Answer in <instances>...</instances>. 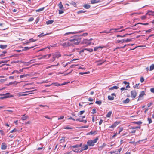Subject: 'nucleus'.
I'll return each mask as SVG.
<instances>
[{"label":"nucleus","instance_id":"nucleus-1","mask_svg":"<svg viewBox=\"0 0 154 154\" xmlns=\"http://www.w3.org/2000/svg\"><path fill=\"white\" fill-rule=\"evenodd\" d=\"M69 41L72 42V44L75 45H78L81 42V38L79 36H76L75 38L69 40Z\"/></svg>","mask_w":154,"mask_h":154},{"label":"nucleus","instance_id":"nucleus-2","mask_svg":"<svg viewBox=\"0 0 154 154\" xmlns=\"http://www.w3.org/2000/svg\"><path fill=\"white\" fill-rule=\"evenodd\" d=\"M98 139V138L97 137L93 140H89L87 142V145L89 146H94V144L97 142Z\"/></svg>","mask_w":154,"mask_h":154},{"label":"nucleus","instance_id":"nucleus-3","mask_svg":"<svg viewBox=\"0 0 154 154\" xmlns=\"http://www.w3.org/2000/svg\"><path fill=\"white\" fill-rule=\"evenodd\" d=\"M82 143H81L80 144H77L75 145L71 146V148L74 152H78V148L82 146Z\"/></svg>","mask_w":154,"mask_h":154},{"label":"nucleus","instance_id":"nucleus-4","mask_svg":"<svg viewBox=\"0 0 154 154\" xmlns=\"http://www.w3.org/2000/svg\"><path fill=\"white\" fill-rule=\"evenodd\" d=\"M60 44L63 46V47H66L72 45V43L70 42H65L64 43H60Z\"/></svg>","mask_w":154,"mask_h":154},{"label":"nucleus","instance_id":"nucleus-5","mask_svg":"<svg viewBox=\"0 0 154 154\" xmlns=\"http://www.w3.org/2000/svg\"><path fill=\"white\" fill-rule=\"evenodd\" d=\"M131 41V39H127L126 40H124V39L121 40H117V42L118 43L121 42L122 43H124V42H130Z\"/></svg>","mask_w":154,"mask_h":154},{"label":"nucleus","instance_id":"nucleus-6","mask_svg":"<svg viewBox=\"0 0 154 154\" xmlns=\"http://www.w3.org/2000/svg\"><path fill=\"white\" fill-rule=\"evenodd\" d=\"M137 92L135 90L131 91V96L133 98H135L136 96Z\"/></svg>","mask_w":154,"mask_h":154},{"label":"nucleus","instance_id":"nucleus-7","mask_svg":"<svg viewBox=\"0 0 154 154\" xmlns=\"http://www.w3.org/2000/svg\"><path fill=\"white\" fill-rule=\"evenodd\" d=\"M92 40V39L91 38L90 39L88 40L87 39H85L83 40V43L87 44L88 45H90L91 43L90 42V41Z\"/></svg>","mask_w":154,"mask_h":154},{"label":"nucleus","instance_id":"nucleus-8","mask_svg":"<svg viewBox=\"0 0 154 154\" xmlns=\"http://www.w3.org/2000/svg\"><path fill=\"white\" fill-rule=\"evenodd\" d=\"M7 147V146L5 143H2L1 146L2 150H5L6 149Z\"/></svg>","mask_w":154,"mask_h":154},{"label":"nucleus","instance_id":"nucleus-9","mask_svg":"<svg viewBox=\"0 0 154 154\" xmlns=\"http://www.w3.org/2000/svg\"><path fill=\"white\" fill-rule=\"evenodd\" d=\"M120 29V28H117V29H110V31H111L112 30H114V31L113 32V33L114 32H120L122 31H124L125 29H122L121 31H117V30H119Z\"/></svg>","mask_w":154,"mask_h":154},{"label":"nucleus","instance_id":"nucleus-10","mask_svg":"<svg viewBox=\"0 0 154 154\" xmlns=\"http://www.w3.org/2000/svg\"><path fill=\"white\" fill-rule=\"evenodd\" d=\"M61 56V55L60 53H58L57 54H56L53 55V58H58Z\"/></svg>","mask_w":154,"mask_h":154},{"label":"nucleus","instance_id":"nucleus-11","mask_svg":"<svg viewBox=\"0 0 154 154\" xmlns=\"http://www.w3.org/2000/svg\"><path fill=\"white\" fill-rule=\"evenodd\" d=\"M82 32L81 31H79V32H67V33H66L64 35H69V34H76V33H80V32Z\"/></svg>","mask_w":154,"mask_h":154},{"label":"nucleus","instance_id":"nucleus-12","mask_svg":"<svg viewBox=\"0 0 154 154\" xmlns=\"http://www.w3.org/2000/svg\"><path fill=\"white\" fill-rule=\"evenodd\" d=\"M82 149L83 150H86L88 148V146L87 145H82V146L81 147Z\"/></svg>","mask_w":154,"mask_h":154},{"label":"nucleus","instance_id":"nucleus-13","mask_svg":"<svg viewBox=\"0 0 154 154\" xmlns=\"http://www.w3.org/2000/svg\"><path fill=\"white\" fill-rule=\"evenodd\" d=\"M8 94H10V93H6V94H3V95H6V96H5L3 97L2 98H8V97H12L13 96L12 95H11L10 96H7V95H8Z\"/></svg>","mask_w":154,"mask_h":154},{"label":"nucleus","instance_id":"nucleus-14","mask_svg":"<svg viewBox=\"0 0 154 154\" xmlns=\"http://www.w3.org/2000/svg\"><path fill=\"white\" fill-rule=\"evenodd\" d=\"M83 7L87 9H88L89 8H90L91 6L88 4H86L84 5H83Z\"/></svg>","mask_w":154,"mask_h":154},{"label":"nucleus","instance_id":"nucleus-15","mask_svg":"<svg viewBox=\"0 0 154 154\" xmlns=\"http://www.w3.org/2000/svg\"><path fill=\"white\" fill-rule=\"evenodd\" d=\"M54 22V20H49L47 21L46 22V23L47 25L51 24Z\"/></svg>","mask_w":154,"mask_h":154},{"label":"nucleus","instance_id":"nucleus-16","mask_svg":"<svg viewBox=\"0 0 154 154\" xmlns=\"http://www.w3.org/2000/svg\"><path fill=\"white\" fill-rule=\"evenodd\" d=\"M19 82L15 81L14 82H11L9 83V85H16Z\"/></svg>","mask_w":154,"mask_h":154},{"label":"nucleus","instance_id":"nucleus-17","mask_svg":"<svg viewBox=\"0 0 154 154\" xmlns=\"http://www.w3.org/2000/svg\"><path fill=\"white\" fill-rule=\"evenodd\" d=\"M106 145V144L105 143H103L102 145L100 146L99 148V150H102L104 147H105Z\"/></svg>","mask_w":154,"mask_h":154},{"label":"nucleus","instance_id":"nucleus-18","mask_svg":"<svg viewBox=\"0 0 154 154\" xmlns=\"http://www.w3.org/2000/svg\"><path fill=\"white\" fill-rule=\"evenodd\" d=\"M130 101V99H129L127 98L126 100H124L123 101V103L124 104H127Z\"/></svg>","mask_w":154,"mask_h":154},{"label":"nucleus","instance_id":"nucleus-19","mask_svg":"<svg viewBox=\"0 0 154 154\" xmlns=\"http://www.w3.org/2000/svg\"><path fill=\"white\" fill-rule=\"evenodd\" d=\"M33 47L34 46H32L30 47H26L24 48V49L23 50L24 51H26L30 49L33 48Z\"/></svg>","mask_w":154,"mask_h":154},{"label":"nucleus","instance_id":"nucleus-20","mask_svg":"<svg viewBox=\"0 0 154 154\" xmlns=\"http://www.w3.org/2000/svg\"><path fill=\"white\" fill-rule=\"evenodd\" d=\"M58 6L59 7V8L60 9H62L63 8V5L62 4V2H60V3L58 4Z\"/></svg>","mask_w":154,"mask_h":154},{"label":"nucleus","instance_id":"nucleus-21","mask_svg":"<svg viewBox=\"0 0 154 154\" xmlns=\"http://www.w3.org/2000/svg\"><path fill=\"white\" fill-rule=\"evenodd\" d=\"M97 132L96 131H91L89 133H88L87 134H89V135L91 134V135H92L94 134H97Z\"/></svg>","mask_w":154,"mask_h":154},{"label":"nucleus","instance_id":"nucleus-22","mask_svg":"<svg viewBox=\"0 0 154 154\" xmlns=\"http://www.w3.org/2000/svg\"><path fill=\"white\" fill-rule=\"evenodd\" d=\"M91 4H94L99 2H100L99 0L97 1L96 0H92L91 1Z\"/></svg>","mask_w":154,"mask_h":154},{"label":"nucleus","instance_id":"nucleus-23","mask_svg":"<svg viewBox=\"0 0 154 154\" xmlns=\"http://www.w3.org/2000/svg\"><path fill=\"white\" fill-rule=\"evenodd\" d=\"M112 111H110L106 115L107 117H110L112 114Z\"/></svg>","mask_w":154,"mask_h":154},{"label":"nucleus","instance_id":"nucleus-24","mask_svg":"<svg viewBox=\"0 0 154 154\" xmlns=\"http://www.w3.org/2000/svg\"><path fill=\"white\" fill-rule=\"evenodd\" d=\"M119 87L116 86H114L113 87H111L109 88V90H113L114 89H117Z\"/></svg>","mask_w":154,"mask_h":154},{"label":"nucleus","instance_id":"nucleus-25","mask_svg":"<svg viewBox=\"0 0 154 154\" xmlns=\"http://www.w3.org/2000/svg\"><path fill=\"white\" fill-rule=\"evenodd\" d=\"M7 47V45H0V48L2 49H4L6 48V47Z\"/></svg>","mask_w":154,"mask_h":154},{"label":"nucleus","instance_id":"nucleus-26","mask_svg":"<svg viewBox=\"0 0 154 154\" xmlns=\"http://www.w3.org/2000/svg\"><path fill=\"white\" fill-rule=\"evenodd\" d=\"M113 33V32H111V31H109V32H107V31H103V32H100V33H107V34H108V33Z\"/></svg>","mask_w":154,"mask_h":154},{"label":"nucleus","instance_id":"nucleus-27","mask_svg":"<svg viewBox=\"0 0 154 154\" xmlns=\"http://www.w3.org/2000/svg\"><path fill=\"white\" fill-rule=\"evenodd\" d=\"M28 117V116H26L25 115H24L22 116V117L21 118L22 120H25Z\"/></svg>","mask_w":154,"mask_h":154},{"label":"nucleus","instance_id":"nucleus-28","mask_svg":"<svg viewBox=\"0 0 154 154\" xmlns=\"http://www.w3.org/2000/svg\"><path fill=\"white\" fill-rule=\"evenodd\" d=\"M145 95V94L144 92V91H142L141 92V93L139 95V97H143V95Z\"/></svg>","mask_w":154,"mask_h":154},{"label":"nucleus","instance_id":"nucleus-29","mask_svg":"<svg viewBox=\"0 0 154 154\" xmlns=\"http://www.w3.org/2000/svg\"><path fill=\"white\" fill-rule=\"evenodd\" d=\"M141 128L140 126L139 125L138 126H136V127H131V128L132 129H137V128H139L140 129Z\"/></svg>","mask_w":154,"mask_h":154},{"label":"nucleus","instance_id":"nucleus-30","mask_svg":"<svg viewBox=\"0 0 154 154\" xmlns=\"http://www.w3.org/2000/svg\"><path fill=\"white\" fill-rule=\"evenodd\" d=\"M130 34H126L124 35H117V37H125L127 35H130Z\"/></svg>","mask_w":154,"mask_h":154},{"label":"nucleus","instance_id":"nucleus-31","mask_svg":"<svg viewBox=\"0 0 154 154\" xmlns=\"http://www.w3.org/2000/svg\"><path fill=\"white\" fill-rule=\"evenodd\" d=\"M45 8V7H43L41 8H40L38 9L37 10H36V12H39L41 11H43Z\"/></svg>","mask_w":154,"mask_h":154},{"label":"nucleus","instance_id":"nucleus-32","mask_svg":"<svg viewBox=\"0 0 154 154\" xmlns=\"http://www.w3.org/2000/svg\"><path fill=\"white\" fill-rule=\"evenodd\" d=\"M108 99L110 100H112L114 99V97H113L109 95L108 96Z\"/></svg>","mask_w":154,"mask_h":154},{"label":"nucleus","instance_id":"nucleus-33","mask_svg":"<svg viewBox=\"0 0 154 154\" xmlns=\"http://www.w3.org/2000/svg\"><path fill=\"white\" fill-rule=\"evenodd\" d=\"M29 74H24V75H21L20 76V78H24V77H27V76H29Z\"/></svg>","mask_w":154,"mask_h":154},{"label":"nucleus","instance_id":"nucleus-34","mask_svg":"<svg viewBox=\"0 0 154 154\" xmlns=\"http://www.w3.org/2000/svg\"><path fill=\"white\" fill-rule=\"evenodd\" d=\"M48 34H44V33H42L41 34H40V35H38V36L39 37H41L44 36H45L46 35H47Z\"/></svg>","mask_w":154,"mask_h":154},{"label":"nucleus","instance_id":"nucleus-35","mask_svg":"<svg viewBox=\"0 0 154 154\" xmlns=\"http://www.w3.org/2000/svg\"><path fill=\"white\" fill-rule=\"evenodd\" d=\"M120 122H118L117 121H116L114 123L113 125L114 126V127H115L118 125V124H119Z\"/></svg>","mask_w":154,"mask_h":154},{"label":"nucleus","instance_id":"nucleus-36","mask_svg":"<svg viewBox=\"0 0 154 154\" xmlns=\"http://www.w3.org/2000/svg\"><path fill=\"white\" fill-rule=\"evenodd\" d=\"M154 69V64H152L150 66V71H152V70Z\"/></svg>","mask_w":154,"mask_h":154},{"label":"nucleus","instance_id":"nucleus-37","mask_svg":"<svg viewBox=\"0 0 154 154\" xmlns=\"http://www.w3.org/2000/svg\"><path fill=\"white\" fill-rule=\"evenodd\" d=\"M86 12V11H83L82 10H80V11H77V13H78V14L82 13H85Z\"/></svg>","mask_w":154,"mask_h":154},{"label":"nucleus","instance_id":"nucleus-38","mask_svg":"<svg viewBox=\"0 0 154 154\" xmlns=\"http://www.w3.org/2000/svg\"><path fill=\"white\" fill-rule=\"evenodd\" d=\"M34 60H31L30 61V62H23V63H28V65H29L30 63H33V62H32V61Z\"/></svg>","mask_w":154,"mask_h":154},{"label":"nucleus","instance_id":"nucleus-39","mask_svg":"<svg viewBox=\"0 0 154 154\" xmlns=\"http://www.w3.org/2000/svg\"><path fill=\"white\" fill-rule=\"evenodd\" d=\"M134 123L135 124H137L139 125L142 123V122L141 121H139L138 122H134Z\"/></svg>","mask_w":154,"mask_h":154},{"label":"nucleus","instance_id":"nucleus-40","mask_svg":"<svg viewBox=\"0 0 154 154\" xmlns=\"http://www.w3.org/2000/svg\"><path fill=\"white\" fill-rule=\"evenodd\" d=\"M95 103L100 105L102 103V101H97L95 102Z\"/></svg>","mask_w":154,"mask_h":154},{"label":"nucleus","instance_id":"nucleus-41","mask_svg":"<svg viewBox=\"0 0 154 154\" xmlns=\"http://www.w3.org/2000/svg\"><path fill=\"white\" fill-rule=\"evenodd\" d=\"M83 150L82 149V148H78V152H78L80 153Z\"/></svg>","mask_w":154,"mask_h":154},{"label":"nucleus","instance_id":"nucleus-42","mask_svg":"<svg viewBox=\"0 0 154 154\" xmlns=\"http://www.w3.org/2000/svg\"><path fill=\"white\" fill-rule=\"evenodd\" d=\"M139 24H141L142 25H147L149 24V23H138L137 24H136L134 25V26H136L137 25Z\"/></svg>","mask_w":154,"mask_h":154},{"label":"nucleus","instance_id":"nucleus-43","mask_svg":"<svg viewBox=\"0 0 154 154\" xmlns=\"http://www.w3.org/2000/svg\"><path fill=\"white\" fill-rule=\"evenodd\" d=\"M70 4L71 5H73L75 7L76 6V4L75 2H72L71 3H70Z\"/></svg>","mask_w":154,"mask_h":154},{"label":"nucleus","instance_id":"nucleus-44","mask_svg":"<svg viewBox=\"0 0 154 154\" xmlns=\"http://www.w3.org/2000/svg\"><path fill=\"white\" fill-rule=\"evenodd\" d=\"M151 13H154V11L153 12L151 11H149L146 14V15L148 14L149 15H151V14H150Z\"/></svg>","mask_w":154,"mask_h":154},{"label":"nucleus","instance_id":"nucleus-45","mask_svg":"<svg viewBox=\"0 0 154 154\" xmlns=\"http://www.w3.org/2000/svg\"><path fill=\"white\" fill-rule=\"evenodd\" d=\"M134 87L137 88L138 89L139 88V84H137L135 85Z\"/></svg>","mask_w":154,"mask_h":154},{"label":"nucleus","instance_id":"nucleus-46","mask_svg":"<svg viewBox=\"0 0 154 154\" xmlns=\"http://www.w3.org/2000/svg\"><path fill=\"white\" fill-rule=\"evenodd\" d=\"M52 84L54 85H55L57 86H61V84H59L57 83H53Z\"/></svg>","mask_w":154,"mask_h":154},{"label":"nucleus","instance_id":"nucleus-47","mask_svg":"<svg viewBox=\"0 0 154 154\" xmlns=\"http://www.w3.org/2000/svg\"><path fill=\"white\" fill-rule=\"evenodd\" d=\"M39 20V18L38 17L36 19L35 21V23L36 24H37L38 21Z\"/></svg>","mask_w":154,"mask_h":154},{"label":"nucleus","instance_id":"nucleus-48","mask_svg":"<svg viewBox=\"0 0 154 154\" xmlns=\"http://www.w3.org/2000/svg\"><path fill=\"white\" fill-rule=\"evenodd\" d=\"M7 79H0V82H3L5 81H6Z\"/></svg>","mask_w":154,"mask_h":154},{"label":"nucleus","instance_id":"nucleus-49","mask_svg":"<svg viewBox=\"0 0 154 154\" xmlns=\"http://www.w3.org/2000/svg\"><path fill=\"white\" fill-rule=\"evenodd\" d=\"M92 111H93V112H91V113L92 114H94V113H96V110L95 109H92Z\"/></svg>","mask_w":154,"mask_h":154},{"label":"nucleus","instance_id":"nucleus-50","mask_svg":"<svg viewBox=\"0 0 154 154\" xmlns=\"http://www.w3.org/2000/svg\"><path fill=\"white\" fill-rule=\"evenodd\" d=\"M147 119H148V121L149 122V124H150V123H151L152 122V120H151V118H148Z\"/></svg>","mask_w":154,"mask_h":154},{"label":"nucleus","instance_id":"nucleus-51","mask_svg":"<svg viewBox=\"0 0 154 154\" xmlns=\"http://www.w3.org/2000/svg\"><path fill=\"white\" fill-rule=\"evenodd\" d=\"M85 112V110L81 111L79 113V115H82Z\"/></svg>","mask_w":154,"mask_h":154},{"label":"nucleus","instance_id":"nucleus-52","mask_svg":"<svg viewBox=\"0 0 154 154\" xmlns=\"http://www.w3.org/2000/svg\"><path fill=\"white\" fill-rule=\"evenodd\" d=\"M101 47L100 46H99L98 47H95L94 48V51H96L99 48H101Z\"/></svg>","mask_w":154,"mask_h":154},{"label":"nucleus","instance_id":"nucleus-53","mask_svg":"<svg viewBox=\"0 0 154 154\" xmlns=\"http://www.w3.org/2000/svg\"><path fill=\"white\" fill-rule=\"evenodd\" d=\"M152 29H153L152 28H151V29H149L148 30H146V33H150L152 31Z\"/></svg>","mask_w":154,"mask_h":154},{"label":"nucleus","instance_id":"nucleus-54","mask_svg":"<svg viewBox=\"0 0 154 154\" xmlns=\"http://www.w3.org/2000/svg\"><path fill=\"white\" fill-rule=\"evenodd\" d=\"M17 131V129H16L14 128L13 130H11L10 131V133H13V132H16Z\"/></svg>","mask_w":154,"mask_h":154},{"label":"nucleus","instance_id":"nucleus-55","mask_svg":"<svg viewBox=\"0 0 154 154\" xmlns=\"http://www.w3.org/2000/svg\"><path fill=\"white\" fill-rule=\"evenodd\" d=\"M82 118H79L77 119L76 120V121H80V122H82Z\"/></svg>","mask_w":154,"mask_h":154},{"label":"nucleus","instance_id":"nucleus-56","mask_svg":"<svg viewBox=\"0 0 154 154\" xmlns=\"http://www.w3.org/2000/svg\"><path fill=\"white\" fill-rule=\"evenodd\" d=\"M34 20V18L33 17H30L28 20V21L31 22L32 21Z\"/></svg>","mask_w":154,"mask_h":154},{"label":"nucleus","instance_id":"nucleus-57","mask_svg":"<svg viewBox=\"0 0 154 154\" xmlns=\"http://www.w3.org/2000/svg\"><path fill=\"white\" fill-rule=\"evenodd\" d=\"M64 128L66 129H72V128L69 127H65Z\"/></svg>","mask_w":154,"mask_h":154},{"label":"nucleus","instance_id":"nucleus-58","mask_svg":"<svg viewBox=\"0 0 154 154\" xmlns=\"http://www.w3.org/2000/svg\"><path fill=\"white\" fill-rule=\"evenodd\" d=\"M8 60H2L0 61V64L4 63H7Z\"/></svg>","mask_w":154,"mask_h":154},{"label":"nucleus","instance_id":"nucleus-59","mask_svg":"<svg viewBox=\"0 0 154 154\" xmlns=\"http://www.w3.org/2000/svg\"><path fill=\"white\" fill-rule=\"evenodd\" d=\"M144 80V79L143 77H141L140 79V81L141 83H142Z\"/></svg>","mask_w":154,"mask_h":154},{"label":"nucleus","instance_id":"nucleus-60","mask_svg":"<svg viewBox=\"0 0 154 154\" xmlns=\"http://www.w3.org/2000/svg\"><path fill=\"white\" fill-rule=\"evenodd\" d=\"M30 42H35L36 41V40H34L32 38H31L29 39Z\"/></svg>","mask_w":154,"mask_h":154},{"label":"nucleus","instance_id":"nucleus-61","mask_svg":"<svg viewBox=\"0 0 154 154\" xmlns=\"http://www.w3.org/2000/svg\"><path fill=\"white\" fill-rule=\"evenodd\" d=\"M0 132H1V134L3 135H4L5 134V133L4 132V131L3 130H0Z\"/></svg>","mask_w":154,"mask_h":154},{"label":"nucleus","instance_id":"nucleus-62","mask_svg":"<svg viewBox=\"0 0 154 154\" xmlns=\"http://www.w3.org/2000/svg\"><path fill=\"white\" fill-rule=\"evenodd\" d=\"M64 12V11L62 10H59V14H61L62 13H63Z\"/></svg>","mask_w":154,"mask_h":154},{"label":"nucleus","instance_id":"nucleus-63","mask_svg":"<svg viewBox=\"0 0 154 154\" xmlns=\"http://www.w3.org/2000/svg\"><path fill=\"white\" fill-rule=\"evenodd\" d=\"M150 91L152 93H154V88H151Z\"/></svg>","mask_w":154,"mask_h":154},{"label":"nucleus","instance_id":"nucleus-64","mask_svg":"<svg viewBox=\"0 0 154 154\" xmlns=\"http://www.w3.org/2000/svg\"><path fill=\"white\" fill-rule=\"evenodd\" d=\"M146 17L145 16H142L141 17V19L143 20L145 19H146Z\"/></svg>","mask_w":154,"mask_h":154}]
</instances>
